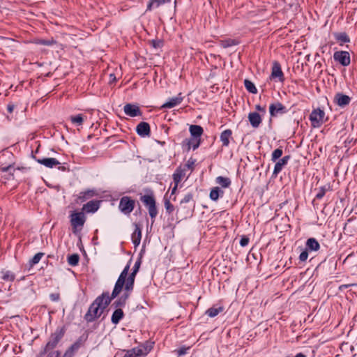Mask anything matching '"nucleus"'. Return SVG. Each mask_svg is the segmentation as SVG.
I'll use <instances>...</instances> for the list:
<instances>
[{"instance_id":"nucleus-24","label":"nucleus","mask_w":357,"mask_h":357,"mask_svg":"<svg viewBox=\"0 0 357 357\" xmlns=\"http://www.w3.org/2000/svg\"><path fill=\"white\" fill-rule=\"evenodd\" d=\"M142 229L138 225H135V229L132 234V241L135 247H137L141 242Z\"/></svg>"},{"instance_id":"nucleus-12","label":"nucleus","mask_w":357,"mask_h":357,"mask_svg":"<svg viewBox=\"0 0 357 357\" xmlns=\"http://www.w3.org/2000/svg\"><path fill=\"white\" fill-rule=\"evenodd\" d=\"M124 290L122 294L114 301L113 305H114L116 309L121 308V307L125 306L128 298L130 296V294L132 291H128L126 289V285H123Z\"/></svg>"},{"instance_id":"nucleus-34","label":"nucleus","mask_w":357,"mask_h":357,"mask_svg":"<svg viewBox=\"0 0 357 357\" xmlns=\"http://www.w3.org/2000/svg\"><path fill=\"white\" fill-rule=\"evenodd\" d=\"M170 0H151L148 4V9L158 8L160 6L169 2Z\"/></svg>"},{"instance_id":"nucleus-3","label":"nucleus","mask_w":357,"mask_h":357,"mask_svg":"<svg viewBox=\"0 0 357 357\" xmlns=\"http://www.w3.org/2000/svg\"><path fill=\"white\" fill-rule=\"evenodd\" d=\"M140 200L146 206L149 215L155 218L158 215V210L155 206V200L153 195H144L141 197Z\"/></svg>"},{"instance_id":"nucleus-8","label":"nucleus","mask_w":357,"mask_h":357,"mask_svg":"<svg viewBox=\"0 0 357 357\" xmlns=\"http://www.w3.org/2000/svg\"><path fill=\"white\" fill-rule=\"evenodd\" d=\"M71 225L73 228V232H76L77 228H82L85 222V216L83 213H74L71 215Z\"/></svg>"},{"instance_id":"nucleus-27","label":"nucleus","mask_w":357,"mask_h":357,"mask_svg":"<svg viewBox=\"0 0 357 357\" xmlns=\"http://www.w3.org/2000/svg\"><path fill=\"white\" fill-rule=\"evenodd\" d=\"M224 195V191L219 187H215L211 190L210 199L213 201H217L220 197H222Z\"/></svg>"},{"instance_id":"nucleus-47","label":"nucleus","mask_w":357,"mask_h":357,"mask_svg":"<svg viewBox=\"0 0 357 357\" xmlns=\"http://www.w3.org/2000/svg\"><path fill=\"white\" fill-rule=\"evenodd\" d=\"M190 349V347H188V348H184V347H182V348H180L178 349V350H176V352H177V354L178 356H183V355H185L187 354V350H188Z\"/></svg>"},{"instance_id":"nucleus-15","label":"nucleus","mask_w":357,"mask_h":357,"mask_svg":"<svg viewBox=\"0 0 357 357\" xmlns=\"http://www.w3.org/2000/svg\"><path fill=\"white\" fill-rule=\"evenodd\" d=\"M183 100V97L181 96V93H179L178 96L175 97L170 98L167 102H165L162 106V108H173L179 104Z\"/></svg>"},{"instance_id":"nucleus-45","label":"nucleus","mask_w":357,"mask_h":357,"mask_svg":"<svg viewBox=\"0 0 357 357\" xmlns=\"http://www.w3.org/2000/svg\"><path fill=\"white\" fill-rule=\"evenodd\" d=\"M308 252L306 249L303 250L299 255V260L301 261H305L308 258Z\"/></svg>"},{"instance_id":"nucleus-46","label":"nucleus","mask_w":357,"mask_h":357,"mask_svg":"<svg viewBox=\"0 0 357 357\" xmlns=\"http://www.w3.org/2000/svg\"><path fill=\"white\" fill-rule=\"evenodd\" d=\"M192 199V195L191 194H187L181 199V204L188 203Z\"/></svg>"},{"instance_id":"nucleus-7","label":"nucleus","mask_w":357,"mask_h":357,"mask_svg":"<svg viewBox=\"0 0 357 357\" xmlns=\"http://www.w3.org/2000/svg\"><path fill=\"white\" fill-rule=\"evenodd\" d=\"M135 206V201L129 197H123L119 202V209L125 215L130 214Z\"/></svg>"},{"instance_id":"nucleus-53","label":"nucleus","mask_w":357,"mask_h":357,"mask_svg":"<svg viewBox=\"0 0 357 357\" xmlns=\"http://www.w3.org/2000/svg\"><path fill=\"white\" fill-rule=\"evenodd\" d=\"M109 78H110L109 82H113L116 80V77L114 74H110Z\"/></svg>"},{"instance_id":"nucleus-1","label":"nucleus","mask_w":357,"mask_h":357,"mask_svg":"<svg viewBox=\"0 0 357 357\" xmlns=\"http://www.w3.org/2000/svg\"><path fill=\"white\" fill-rule=\"evenodd\" d=\"M129 270L130 262L124 267L119 276L111 295L109 296L107 293L102 294L101 296H98L93 303H96L98 306H100V307L104 310L110 303L111 301L116 298L123 291L125 278L128 276Z\"/></svg>"},{"instance_id":"nucleus-13","label":"nucleus","mask_w":357,"mask_h":357,"mask_svg":"<svg viewBox=\"0 0 357 357\" xmlns=\"http://www.w3.org/2000/svg\"><path fill=\"white\" fill-rule=\"evenodd\" d=\"M289 160H290L289 155H285L283 158L278 159V161H276V163L275 165L273 174L276 176L282 170V169L287 165Z\"/></svg>"},{"instance_id":"nucleus-40","label":"nucleus","mask_w":357,"mask_h":357,"mask_svg":"<svg viewBox=\"0 0 357 357\" xmlns=\"http://www.w3.org/2000/svg\"><path fill=\"white\" fill-rule=\"evenodd\" d=\"M68 262L71 266H76L79 262V256L76 254L69 256Z\"/></svg>"},{"instance_id":"nucleus-9","label":"nucleus","mask_w":357,"mask_h":357,"mask_svg":"<svg viewBox=\"0 0 357 357\" xmlns=\"http://www.w3.org/2000/svg\"><path fill=\"white\" fill-rule=\"evenodd\" d=\"M333 59L343 66H348L351 63L350 54L347 51H337L334 52Z\"/></svg>"},{"instance_id":"nucleus-54","label":"nucleus","mask_w":357,"mask_h":357,"mask_svg":"<svg viewBox=\"0 0 357 357\" xmlns=\"http://www.w3.org/2000/svg\"><path fill=\"white\" fill-rule=\"evenodd\" d=\"M178 188V185H176V184H174V186L173 187V188L172 189V192H171V196L174 195L176 191V189Z\"/></svg>"},{"instance_id":"nucleus-55","label":"nucleus","mask_w":357,"mask_h":357,"mask_svg":"<svg viewBox=\"0 0 357 357\" xmlns=\"http://www.w3.org/2000/svg\"><path fill=\"white\" fill-rule=\"evenodd\" d=\"M294 357H305V356L302 353H298Z\"/></svg>"},{"instance_id":"nucleus-11","label":"nucleus","mask_w":357,"mask_h":357,"mask_svg":"<svg viewBox=\"0 0 357 357\" xmlns=\"http://www.w3.org/2000/svg\"><path fill=\"white\" fill-rule=\"evenodd\" d=\"M271 78L273 79H278L280 82L284 81V74L280 63L277 61H275L273 64Z\"/></svg>"},{"instance_id":"nucleus-38","label":"nucleus","mask_w":357,"mask_h":357,"mask_svg":"<svg viewBox=\"0 0 357 357\" xmlns=\"http://www.w3.org/2000/svg\"><path fill=\"white\" fill-rule=\"evenodd\" d=\"M283 151L282 149L278 148L274 150L271 155V160L276 162L282 155Z\"/></svg>"},{"instance_id":"nucleus-37","label":"nucleus","mask_w":357,"mask_h":357,"mask_svg":"<svg viewBox=\"0 0 357 357\" xmlns=\"http://www.w3.org/2000/svg\"><path fill=\"white\" fill-rule=\"evenodd\" d=\"M237 44H238V42L236 40L230 39V38L222 40L221 41V45L224 48L234 46V45H236Z\"/></svg>"},{"instance_id":"nucleus-20","label":"nucleus","mask_w":357,"mask_h":357,"mask_svg":"<svg viewBox=\"0 0 357 357\" xmlns=\"http://www.w3.org/2000/svg\"><path fill=\"white\" fill-rule=\"evenodd\" d=\"M98 192L96 189H88L79 192L78 199L82 202H85L87 199L98 196Z\"/></svg>"},{"instance_id":"nucleus-21","label":"nucleus","mask_w":357,"mask_h":357,"mask_svg":"<svg viewBox=\"0 0 357 357\" xmlns=\"http://www.w3.org/2000/svg\"><path fill=\"white\" fill-rule=\"evenodd\" d=\"M334 100L335 103L341 107L348 105L351 101L350 97L343 93L336 94Z\"/></svg>"},{"instance_id":"nucleus-56","label":"nucleus","mask_w":357,"mask_h":357,"mask_svg":"<svg viewBox=\"0 0 357 357\" xmlns=\"http://www.w3.org/2000/svg\"><path fill=\"white\" fill-rule=\"evenodd\" d=\"M10 167H7L6 168H3V171H8Z\"/></svg>"},{"instance_id":"nucleus-36","label":"nucleus","mask_w":357,"mask_h":357,"mask_svg":"<svg viewBox=\"0 0 357 357\" xmlns=\"http://www.w3.org/2000/svg\"><path fill=\"white\" fill-rule=\"evenodd\" d=\"M223 307H211L208 309L206 312V314L210 317H216L220 312H222Z\"/></svg>"},{"instance_id":"nucleus-52","label":"nucleus","mask_w":357,"mask_h":357,"mask_svg":"<svg viewBox=\"0 0 357 357\" xmlns=\"http://www.w3.org/2000/svg\"><path fill=\"white\" fill-rule=\"evenodd\" d=\"M256 109H257L258 111L262 112H266L265 108L261 107L259 105H256Z\"/></svg>"},{"instance_id":"nucleus-32","label":"nucleus","mask_w":357,"mask_h":357,"mask_svg":"<svg viewBox=\"0 0 357 357\" xmlns=\"http://www.w3.org/2000/svg\"><path fill=\"white\" fill-rule=\"evenodd\" d=\"M215 182L225 188H228L231 184L230 179L223 176H218L215 179Z\"/></svg>"},{"instance_id":"nucleus-29","label":"nucleus","mask_w":357,"mask_h":357,"mask_svg":"<svg viewBox=\"0 0 357 357\" xmlns=\"http://www.w3.org/2000/svg\"><path fill=\"white\" fill-rule=\"evenodd\" d=\"M334 37L340 45L350 42V39L346 33H335Z\"/></svg>"},{"instance_id":"nucleus-16","label":"nucleus","mask_w":357,"mask_h":357,"mask_svg":"<svg viewBox=\"0 0 357 357\" xmlns=\"http://www.w3.org/2000/svg\"><path fill=\"white\" fill-rule=\"evenodd\" d=\"M123 111L126 115L131 117L141 115L139 107L132 104H126L123 107Z\"/></svg>"},{"instance_id":"nucleus-43","label":"nucleus","mask_w":357,"mask_h":357,"mask_svg":"<svg viewBox=\"0 0 357 357\" xmlns=\"http://www.w3.org/2000/svg\"><path fill=\"white\" fill-rule=\"evenodd\" d=\"M189 146L190 147H192L193 150H195L199 146V139L192 138L189 142Z\"/></svg>"},{"instance_id":"nucleus-50","label":"nucleus","mask_w":357,"mask_h":357,"mask_svg":"<svg viewBox=\"0 0 357 357\" xmlns=\"http://www.w3.org/2000/svg\"><path fill=\"white\" fill-rule=\"evenodd\" d=\"M194 164H195V161L189 160H188L185 165L188 169H192L193 168Z\"/></svg>"},{"instance_id":"nucleus-14","label":"nucleus","mask_w":357,"mask_h":357,"mask_svg":"<svg viewBox=\"0 0 357 357\" xmlns=\"http://www.w3.org/2000/svg\"><path fill=\"white\" fill-rule=\"evenodd\" d=\"M269 112L271 116H275L278 114H284L286 112L285 107L280 102H276L269 106Z\"/></svg>"},{"instance_id":"nucleus-49","label":"nucleus","mask_w":357,"mask_h":357,"mask_svg":"<svg viewBox=\"0 0 357 357\" xmlns=\"http://www.w3.org/2000/svg\"><path fill=\"white\" fill-rule=\"evenodd\" d=\"M59 294L58 293L51 294L50 298L52 301H58L59 300Z\"/></svg>"},{"instance_id":"nucleus-19","label":"nucleus","mask_w":357,"mask_h":357,"mask_svg":"<svg viewBox=\"0 0 357 357\" xmlns=\"http://www.w3.org/2000/svg\"><path fill=\"white\" fill-rule=\"evenodd\" d=\"M137 133L142 137H147L150 134V126L146 122L139 123L136 128Z\"/></svg>"},{"instance_id":"nucleus-25","label":"nucleus","mask_w":357,"mask_h":357,"mask_svg":"<svg viewBox=\"0 0 357 357\" xmlns=\"http://www.w3.org/2000/svg\"><path fill=\"white\" fill-rule=\"evenodd\" d=\"M232 131L230 129L225 130L221 132L220 139L223 146H228L229 144V139L231 138Z\"/></svg>"},{"instance_id":"nucleus-28","label":"nucleus","mask_w":357,"mask_h":357,"mask_svg":"<svg viewBox=\"0 0 357 357\" xmlns=\"http://www.w3.org/2000/svg\"><path fill=\"white\" fill-rule=\"evenodd\" d=\"M82 342L80 340L75 342L66 351L63 357H70L80 348Z\"/></svg>"},{"instance_id":"nucleus-26","label":"nucleus","mask_w":357,"mask_h":357,"mask_svg":"<svg viewBox=\"0 0 357 357\" xmlns=\"http://www.w3.org/2000/svg\"><path fill=\"white\" fill-rule=\"evenodd\" d=\"M190 132L192 138H198L201 137L203 133V128L198 125H192L190 126Z\"/></svg>"},{"instance_id":"nucleus-41","label":"nucleus","mask_w":357,"mask_h":357,"mask_svg":"<svg viewBox=\"0 0 357 357\" xmlns=\"http://www.w3.org/2000/svg\"><path fill=\"white\" fill-rule=\"evenodd\" d=\"M329 188V187L326 188V186H322L318 189V192L316 195V198L317 199H321L326 194V192Z\"/></svg>"},{"instance_id":"nucleus-10","label":"nucleus","mask_w":357,"mask_h":357,"mask_svg":"<svg viewBox=\"0 0 357 357\" xmlns=\"http://www.w3.org/2000/svg\"><path fill=\"white\" fill-rule=\"evenodd\" d=\"M33 158L39 164L44 165L48 168H52L54 166L59 165L60 162L56 158H37L35 155H32Z\"/></svg>"},{"instance_id":"nucleus-44","label":"nucleus","mask_w":357,"mask_h":357,"mask_svg":"<svg viewBox=\"0 0 357 357\" xmlns=\"http://www.w3.org/2000/svg\"><path fill=\"white\" fill-rule=\"evenodd\" d=\"M4 280L13 281L15 279L14 275L10 271H6L2 276Z\"/></svg>"},{"instance_id":"nucleus-4","label":"nucleus","mask_w":357,"mask_h":357,"mask_svg":"<svg viewBox=\"0 0 357 357\" xmlns=\"http://www.w3.org/2000/svg\"><path fill=\"white\" fill-rule=\"evenodd\" d=\"M63 335L64 330L62 328H58L50 337V340L45 346V351L48 352L49 351L53 349L61 340Z\"/></svg>"},{"instance_id":"nucleus-31","label":"nucleus","mask_w":357,"mask_h":357,"mask_svg":"<svg viewBox=\"0 0 357 357\" xmlns=\"http://www.w3.org/2000/svg\"><path fill=\"white\" fill-rule=\"evenodd\" d=\"M123 317V312L121 308L116 309L112 314L111 321L114 324H117Z\"/></svg>"},{"instance_id":"nucleus-48","label":"nucleus","mask_w":357,"mask_h":357,"mask_svg":"<svg viewBox=\"0 0 357 357\" xmlns=\"http://www.w3.org/2000/svg\"><path fill=\"white\" fill-rule=\"evenodd\" d=\"M248 243H249V239L247 237H242L240 240V245L242 247H245V246L248 245Z\"/></svg>"},{"instance_id":"nucleus-35","label":"nucleus","mask_w":357,"mask_h":357,"mask_svg":"<svg viewBox=\"0 0 357 357\" xmlns=\"http://www.w3.org/2000/svg\"><path fill=\"white\" fill-rule=\"evenodd\" d=\"M70 119L72 123H73L74 125H75L77 126H82L84 121V116L82 114L71 116Z\"/></svg>"},{"instance_id":"nucleus-30","label":"nucleus","mask_w":357,"mask_h":357,"mask_svg":"<svg viewBox=\"0 0 357 357\" xmlns=\"http://www.w3.org/2000/svg\"><path fill=\"white\" fill-rule=\"evenodd\" d=\"M185 176V171L180 168H178L173 174V180L174 184L178 185L181 182V179Z\"/></svg>"},{"instance_id":"nucleus-17","label":"nucleus","mask_w":357,"mask_h":357,"mask_svg":"<svg viewBox=\"0 0 357 357\" xmlns=\"http://www.w3.org/2000/svg\"><path fill=\"white\" fill-rule=\"evenodd\" d=\"M248 118L250 125L254 128H258L262 121L261 116L256 112H250Z\"/></svg>"},{"instance_id":"nucleus-42","label":"nucleus","mask_w":357,"mask_h":357,"mask_svg":"<svg viewBox=\"0 0 357 357\" xmlns=\"http://www.w3.org/2000/svg\"><path fill=\"white\" fill-rule=\"evenodd\" d=\"M165 208L168 213H172L174 210V206L170 203L169 200L167 199H165Z\"/></svg>"},{"instance_id":"nucleus-33","label":"nucleus","mask_w":357,"mask_h":357,"mask_svg":"<svg viewBox=\"0 0 357 357\" xmlns=\"http://www.w3.org/2000/svg\"><path fill=\"white\" fill-rule=\"evenodd\" d=\"M244 86L248 91L252 94H256L257 93V89L255 85V84L248 79L244 80Z\"/></svg>"},{"instance_id":"nucleus-22","label":"nucleus","mask_w":357,"mask_h":357,"mask_svg":"<svg viewBox=\"0 0 357 357\" xmlns=\"http://www.w3.org/2000/svg\"><path fill=\"white\" fill-rule=\"evenodd\" d=\"M305 249L310 252H317L320 248V245L317 240L314 238H310L305 243Z\"/></svg>"},{"instance_id":"nucleus-39","label":"nucleus","mask_w":357,"mask_h":357,"mask_svg":"<svg viewBox=\"0 0 357 357\" xmlns=\"http://www.w3.org/2000/svg\"><path fill=\"white\" fill-rule=\"evenodd\" d=\"M43 255H44V253H43V252H38V253L36 254L32 257V259L30 260L31 266H34V265L37 264L40 261V259Z\"/></svg>"},{"instance_id":"nucleus-51","label":"nucleus","mask_w":357,"mask_h":357,"mask_svg":"<svg viewBox=\"0 0 357 357\" xmlns=\"http://www.w3.org/2000/svg\"><path fill=\"white\" fill-rule=\"evenodd\" d=\"M7 109L8 112L11 113L14 109V105L11 104L8 105Z\"/></svg>"},{"instance_id":"nucleus-5","label":"nucleus","mask_w":357,"mask_h":357,"mask_svg":"<svg viewBox=\"0 0 357 357\" xmlns=\"http://www.w3.org/2000/svg\"><path fill=\"white\" fill-rule=\"evenodd\" d=\"M325 113L320 108L313 109L310 114L309 119L313 128H319L324 123Z\"/></svg>"},{"instance_id":"nucleus-6","label":"nucleus","mask_w":357,"mask_h":357,"mask_svg":"<svg viewBox=\"0 0 357 357\" xmlns=\"http://www.w3.org/2000/svg\"><path fill=\"white\" fill-rule=\"evenodd\" d=\"M141 265V259H139L135 263L132 268V273L129 275L128 278H125L126 289L128 291H132L134 287L135 278L137 273L138 272ZM127 278V276L126 277Z\"/></svg>"},{"instance_id":"nucleus-18","label":"nucleus","mask_w":357,"mask_h":357,"mask_svg":"<svg viewBox=\"0 0 357 357\" xmlns=\"http://www.w3.org/2000/svg\"><path fill=\"white\" fill-rule=\"evenodd\" d=\"M103 310H102L100 306H98L96 303H93L88 311L87 316H90L89 320L93 319L95 318H98L100 317V315L103 312Z\"/></svg>"},{"instance_id":"nucleus-23","label":"nucleus","mask_w":357,"mask_h":357,"mask_svg":"<svg viewBox=\"0 0 357 357\" xmlns=\"http://www.w3.org/2000/svg\"><path fill=\"white\" fill-rule=\"evenodd\" d=\"M99 201L92 200L87 202L83 206V210H84L87 213H95L97 211L100 207Z\"/></svg>"},{"instance_id":"nucleus-2","label":"nucleus","mask_w":357,"mask_h":357,"mask_svg":"<svg viewBox=\"0 0 357 357\" xmlns=\"http://www.w3.org/2000/svg\"><path fill=\"white\" fill-rule=\"evenodd\" d=\"M153 342H146L144 344L127 351L123 357H140L146 356L153 349Z\"/></svg>"}]
</instances>
